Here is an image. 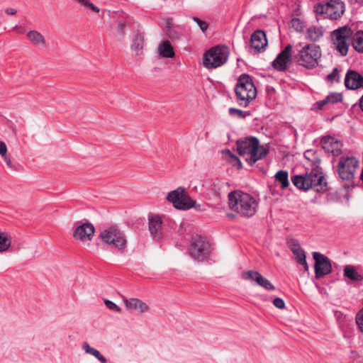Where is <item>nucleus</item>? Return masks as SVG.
Segmentation results:
<instances>
[{"label":"nucleus","mask_w":363,"mask_h":363,"mask_svg":"<svg viewBox=\"0 0 363 363\" xmlns=\"http://www.w3.org/2000/svg\"><path fill=\"white\" fill-rule=\"evenodd\" d=\"M352 48L359 53H363V30L355 32Z\"/></svg>","instance_id":"30"},{"label":"nucleus","mask_w":363,"mask_h":363,"mask_svg":"<svg viewBox=\"0 0 363 363\" xmlns=\"http://www.w3.org/2000/svg\"><path fill=\"white\" fill-rule=\"evenodd\" d=\"M255 284L264 288L266 290L272 291L274 289V286L262 274L258 277L257 281Z\"/></svg>","instance_id":"36"},{"label":"nucleus","mask_w":363,"mask_h":363,"mask_svg":"<svg viewBox=\"0 0 363 363\" xmlns=\"http://www.w3.org/2000/svg\"><path fill=\"white\" fill-rule=\"evenodd\" d=\"M230 55L229 48L226 45L214 46L203 55V66L208 69L217 68L226 63Z\"/></svg>","instance_id":"6"},{"label":"nucleus","mask_w":363,"mask_h":363,"mask_svg":"<svg viewBox=\"0 0 363 363\" xmlns=\"http://www.w3.org/2000/svg\"><path fill=\"white\" fill-rule=\"evenodd\" d=\"M291 182L293 184L299 189L306 191L311 189L306 173L291 177Z\"/></svg>","instance_id":"22"},{"label":"nucleus","mask_w":363,"mask_h":363,"mask_svg":"<svg viewBox=\"0 0 363 363\" xmlns=\"http://www.w3.org/2000/svg\"><path fill=\"white\" fill-rule=\"evenodd\" d=\"M159 54L166 58H172L174 56L173 48L169 41H164L158 46Z\"/></svg>","instance_id":"25"},{"label":"nucleus","mask_w":363,"mask_h":363,"mask_svg":"<svg viewBox=\"0 0 363 363\" xmlns=\"http://www.w3.org/2000/svg\"><path fill=\"white\" fill-rule=\"evenodd\" d=\"M273 304L276 308L279 309H283L285 308L284 301L281 298H275L273 301Z\"/></svg>","instance_id":"47"},{"label":"nucleus","mask_w":363,"mask_h":363,"mask_svg":"<svg viewBox=\"0 0 363 363\" xmlns=\"http://www.w3.org/2000/svg\"><path fill=\"white\" fill-rule=\"evenodd\" d=\"M250 43L252 48H254L256 52L264 50L267 45L265 33L261 30L255 31L251 35Z\"/></svg>","instance_id":"19"},{"label":"nucleus","mask_w":363,"mask_h":363,"mask_svg":"<svg viewBox=\"0 0 363 363\" xmlns=\"http://www.w3.org/2000/svg\"><path fill=\"white\" fill-rule=\"evenodd\" d=\"M315 11L318 14L324 15V18L337 20L345 11V4L340 0H330L325 4L316 5Z\"/></svg>","instance_id":"8"},{"label":"nucleus","mask_w":363,"mask_h":363,"mask_svg":"<svg viewBox=\"0 0 363 363\" xmlns=\"http://www.w3.org/2000/svg\"><path fill=\"white\" fill-rule=\"evenodd\" d=\"M304 157L306 160L311 161L314 167L318 165L317 164H319V160L315 155V152L311 150H307L304 152Z\"/></svg>","instance_id":"40"},{"label":"nucleus","mask_w":363,"mask_h":363,"mask_svg":"<svg viewBox=\"0 0 363 363\" xmlns=\"http://www.w3.org/2000/svg\"><path fill=\"white\" fill-rule=\"evenodd\" d=\"M126 28V25L124 21H120L117 26V32L120 35H123L124 30Z\"/></svg>","instance_id":"49"},{"label":"nucleus","mask_w":363,"mask_h":363,"mask_svg":"<svg viewBox=\"0 0 363 363\" xmlns=\"http://www.w3.org/2000/svg\"><path fill=\"white\" fill-rule=\"evenodd\" d=\"M326 81L331 84L340 82L339 70L337 67H335L332 72L327 75Z\"/></svg>","instance_id":"39"},{"label":"nucleus","mask_w":363,"mask_h":363,"mask_svg":"<svg viewBox=\"0 0 363 363\" xmlns=\"http://www.w3.org/2000/svg\"><path fill=\"white\" fill-rule=\"evenodd\" d=\"M6 154H7V146L4 142L0 141V155L1 157H5Z\"/></svg>","instance_id":"48"},{"label":"nucleus","mask_w":363,"mask_h":363,"mask_svg":"<svg viewBox=\"0 0 363 363\" xmlns=\"http://www.w3.org/2000/svg\"><path fill=\"white\" fill-rule=\"evenodd\" d=\"M28 39L37 47H44L45 39L41 33L37 30H30L26 34Z\"/></svg>","instance_id":"24"},{"label":"nucleus","mask_w":363,"mask_h":363,"mask_svg":"<svg viewBox=\"0 0 363 363\" xmlns=\"http://www.w3.org/2000/svg\"><path fill=\"white\" fill-rule=\"evenodd\" d=\"M11 245L10 235L6 232L0 231V253L6 252Z\"/></svg>","instance_id":"29"},{"label":"nucleus","mask_w":363,"mask_h":363,"mask_svg":"<svg viewBox=\"0 0 363 363\" xmlns=\"http://www.w3.org/2000/svg\"><path fill=\"white\" fill-rule=\"evenodd\" d=\"M323 148L333 156H338L342 151V142L335 137L324 136L320 141Z\"/></svg>","instance_id":"17"},{"label":"nucleus","mask_w":363,"mask_h":363,"mask_svg":"<svg viewBox=\"0 0 363 363\" xmlns=\"http://www.w3.org/2000/svg\"><path fill=\"white\" fill-rule=\"evenodd\" d=\"M238 104L242 107H247L257 96V89L252 77L242 74L238 79L235 87Z\"/></svg>","instance_id":"4"},{"label":"nucleus","mask_w":363,"mask_h":363,"mask_svg":"<svg viewBox=\"0 0 363 363\" xmlns=\"http://www.w3.org/2000/svg\"><path fill=\"white\" fill-rule=\"evenodd\" d=\"M143 46L144 43L143 37L140 34L136 35L133 38V43L131 45L132 50L135 52L137 55H140L143 52L142 50Z\"/></svg>","instance_id":"31"},{"label":"nucleus","mask_w":363,"mask_h":363,"mask_svg":"<svg viewBox=\"0 0 363 363\" xmlns=\"http://www.w3.org/2000/svg\"><path fill=\"white\" fill-rule=\"evenodd\" d=\"M328 105H330V104L328 102V100L327 97H325L323 100H320V101H316L313 105L312 109L313 110H321L324 107H325V106H327Z\"/></svg>","instance_id":"43"},{"label":"nucleus","mask_w":363,"mask_h":363,"mask_svg":"<svg viewBox=\"0 0 363 363\" xmlns=\"http://www.w3.org/2000/svg\"><path fill=\"white\" fill-rule=\"evenodd\" d=\"M328 102L330 104H334L342 100V96L339 93H330L327 96Z\"/></svg>","instance_id":"41"},{"label":"nucleus","mask_w":363,"mask_h":363,"mask_svg":"<svg viewBox=\"0 0 363 363\" xmlns=\"http://www.w3.org/2000/svg\"><path fill=\"white\" fill-rule=\"evenodd\" d=\"M206 189L209 191V194L213 196H218L220 189V182L215 179L207 184Z\"/></svg>","instance_id":"33"},{"label":"nucleus","mask_w":363,"mask_h":363,"mask_svg":"<svg viewBox=\"0 0 363 363\" xmlns=\"http://www.w3.org/2000/svg\"><path fill=\"white\" fill-rule=\"evenodd\" d=\"M82 349L86 354L94 356L96 359H97L101 363H106L107 359L104 357L99 350L91 347L89 344L86 342H83Z\"/></svg>","instance_id":"27"},{"label":"nucleus","mask_w":363,"mask_h":363,"mask_svg":"<svg viewBox=\"0 0 363 363\" xmlns=\"http://www.w3.org/2000/svg\"><path fill=\"white\" fill-rule=\"evenodd\" d=\"M323 35V28L319 26H311L306 30V38L313 41H318Z\"/></svg>","instance_id":"26"},{"label":"nucleus","mask_w":363,"mask_h":363,"mask_svg":"<svg viewBox=\"0 0 363 363\" xmlns=\"http://www.w3.org/2000/svg\"><path fill=\"white\" fill-rule=\"evenodd\" d=\"M261 274L257 271L248 270L242 272L241 274V278L244 280H248L252 284H256L258 277H260Z\"/></svg>","instance_id":"32"},{"label":"nucleus","mask_w":363,"mask_h":363,"mask_svg":"<svg viewBox=\"0 0 363 363\" xmlns=\"http://www.w3.org/2000/svg\"><path fill=\"white\" fill-rule=\"evenodd\" d=\"M76 3H77L79 6L82 7H84V9H89L91 11L99 13V9L94 5L90 0H74Z\"/></svg>","instance_id":"37"},{"label":"nucleus","mask_w":363,"mask_h":363,"mask_svg":"<svg viewBox=\"0 0 363 363\" xmlns=\"http://www.w3.org/2000/svg\"><path fill=\"white\" fill-rule=\"evenodd\" d=\"M5 161V162L6 163L8 167H9L10 169H12L13 167V165L12 164V162H11V160L10 159V157L7 155V154L6 155L5 157H2Z\"/></svg>","instance_id":"50"},{"label":"nucleus","mask_w":363,"mask_h":363,"mask_svg":"<svg viewBox=\"0 0 363 363\" xmlns=\"http://www.w3.org/2000/svg\"><path fill=\"white\" fill-rule=\"evenodd\" d=\"M289 247L294 254V259L297 264L302 266L305 272H308L309 267L306 262V252L301 247L300 244L294 240L288 242Z\"/></svg>","instance_id":"16"},{"label":"nucleus","mask_w":363,"mask_h":363,"mask_svg":"<svg viewBox=\"0 0 363 363\" xmlns=\"http://www.w3.org/2000/svg\"><path fill=\"white\" fill-rule=\"evenodd\" d=\"M344 276L353 281H361L363 275L360 274L354 266L348 264L344 268Z\"/></svg>","instance_id":"23"},{"label":"nucleus","mask_w":363,"mask_h":363,"mask_svg":"<svg viewBox=\"0 0 363 363\" xmlns=\"http://www.w3.org/2000/svg\"><path fill=\"white\" fill-rule=\"evenodd\" d=\"M229 115L232 117L238 118H245L247 116H250V111H243L240 109L235 108H230L228 110Z\"/></svg>","instance_id":"35"},{"label":"nucleus","mask_w":363,"mask_h":363,"mask_svg":"<svg viewBox=\"0 0 363 363\" xmlns=\"http://www.w3.org/2000/svg\"><path fill=\"white\" fill-rule=\"evenodd\" d=\"M306 174L311 189L313 188L318 192L326 190L327 184L318 165L313 167L311 172H306Z\"/></svg>","instance_id":"14"},{"label":"nucleus","mask_w":363,"mask_h":363,"mask_svg":"<svg viewBox=\"0 0 363 363\" xmlns=\"http://www.w3.org/2000/svg\"><path fill=\"white\" fill-rule=\"evenodd\" d=\"M345 85L351 90L363 89V76L354 70L349 69L345 74Z\"/></svg>","instance_id":"18"},{"label":"nucleus","mask_w":363,"mask_h":363,"mask_svg":"<svg viewBox=\"0 0 363 363\" xmlns=\"http://www.w3.org/2000/svg\"><path fill=\"white\" fill-rule=\"evenodd\" d=\"M354 35L355 32L347 26L340 27L332 32L333 43L342 56L347 55L349 46H352Z\"/></svg>","instance_id":"5"},{"label":"nucleus","mask_w":363,"mask_h":363,"mask_svg":"<svg viewBox=\"0 0 363 363\" xmlns=\"http://www.w3.org/2000/svg\"><path fill=\"white\" fill-rule=\"evenodd\" d=\"M167 199L173 204L174 208L179 210H188L193 207L197 209L200 207V205L196 206V201L192 200L181 187L169 192Z\"/></svg>","instance_id":"7"},{"label":"nucleus","mask_w":363,"mask_h":363,"mask_svg":"<svg viewBox=\"0 0 363 363\" xmlns=\"http://www.w3.org/2000/svg\"><path fill=\"white\" fill-rule=\"evenodd\" d=\"M291 24V27L297 32H302L305 28V23L298 18H292Z\"/></svg>","instance_id":"38"},{"label":"nucleus","mask_w":363,"mask_h":363,"mask_svg":"<svg viewBox=\"0 0 363 363\" xmlns=\"http://www.w3.org/2000/svg\"><path fill=\"white\" fill-rule=\"evenodd\" d=\"M104 303H105L106 306L111 310H113L118 313H120L121 311V308L119 306H118L115 303H113V301H111L110 300H105Z\"/></svg>","instance_id":"46"},{"label":"nucleus","mask_w":363,"mask_h":363,"mask_svg":"<svg viewBox=\"0 0 363 363\" xmlns=\"http://www.w3.org/2000/svg\"><path fill=\"white\" fill-rule=\"evenodd\" d=\"M162 218L159 216H155L149 218L148 228L150 234L157 240L162 238Z\"/></svg>","instance_id":"21"},{"label":"nucleus","mask_w":363,"mask_h":363,"mask_svg":"<svg viewBox=\"0 0 363 363\" xmlns=\"http://www.w3.org/2000/svg\"><path fill=\"white\" fill-rule=\"evenodd\" d=\"M225 155L228 157L230 162L233 166L237 167L238 169H242V165L240 160L229 150H226L224 152Z\"/></svg>","instance_id":"34"},{"label":"nucleus","mask_w":363,"mask_h":363,"mask_svg":"<svg viewBox=\"0 0 363 363\" xmlns=\"http://www.w3.org/2000/svg\"><path fill=\"white\" fill-rule=\"evenodd\" d=\"M18 33H23V30H21V29H18Z\"/></svg>","instance_id":"53"},{"label":"nucleus","mask_w":363,"mask_h":363,"mask_svg":"<svg viewBox=\"0 0 363 363\" xmlns=\"http://www.w3.org/2000/svg\"><path fill=\"white\" fill-rule=\"evenodd\" d=\"M328 105H330V104L328 102V100L327 97H325L323 100H320V101H316L313 105L312 109L313 110H321L324 107H325V106H327Z\"/></svg>","instance_id":"42"},{"label":"nucleus","mask_w":363,"mask_h":363,"mask_svg":"<svg viewBox=\"0 0 363 363\" xmlns=\"http://www.w3.org/2000/svg\"><path fill=\"white\" fill-rule=\"evenodd\" d=\"M101 240L112 247L124 248L126 240L123 233L116 227L108 228L100 233Z\"/></svg>","instance_id":"9"},{"label":"nucleus","mask_w":363,"mask_h":363,"mask_svg":"<svg viewBox=\"0 0 363 363\" xmlns=\"http://www.w3.org/2000/svg\"><path fill=\"white\" fill-rule=\"evenodd\" d=\"M296 50L294 59L298 65L307 69H313L318 66L321 57L320 46L298 43L296 45Z\"/></svg>","instance_id":"3"},{"label":"nucleus","mask_w":363,"mask_h":363,"mask_svg":"<svg viewBox=\"0 0 363 363\" xmlns=\"http://www.w3.org/2000/svg\"><path fill=\"white\" fill-rule=\"evenodd\" d=\"M16 10L15 9H13V8H9L6 10V13L8 14V15H14L16 13Z\"/></svg>","instance_id":"51"},{"label":"nucleus","mask_w":363,"mask_h":363,"mask_svg":"<svg viewBox=\"0 0 363 363\" xmlns=\"http://www.w3.org/2000/svg\"><path fill=\"white\" fill-rule=\"evenodd\" d=\"M292 46L287 45L272 62V66L277 71H285L291 62Z\"/></svg>","instance_id":"15"},{"label":"nucleus","mask_w":363,"mask_h":363,"mask_svg":"<svg viewBox=\"0 0 363 363\" xmlns=\"http://www.w3.org/2000/svg\"><path fill=\"white\" fill-rule=\"evenodd\" d=\"M94 231L95 228L91 223L77 222L73 232V237L78 242H89L93 238Z\"/></svg>","instance_id":"12"},{"label":"nucleus","mask_w":363,"mask_h":363,"mask_svg":"<svg viewBox=\"0 0 363 363\" xmlns=\"http://www.w3.org/2000/svg\"><path fill=\"white\" fill-rule=\"evenodd\" d=\"M275 182L280 184V188L284 189L289 185V174L287 171L279 170L274 175Z\"/></svg>","instance_id":"28"},{"label":"nucleus","mask_w":363,"mask_h":363,"mask_svg":"<svg viewBox=\"0 0 363 363\" xmlns=\"http://www.w3.org/2000/svg\"><path fill=\"white\" fill-rule=\"evenodd\" d=\"M123 303L125 308L130 311H137L140 313H145L149 310V307L147 303L138 298H124Z\"/></svg>","instance_id":"20"},{"label":"nucleus","mask_w":363,"mask_h":363,"mask_svg":"<svg viewBox=\"0 0 363 363\" xmlns=\"http://www.w3.org/2000/svg\"><path fill=\"white\" fill-rule=\"evenodd\" d=\"M315 260L314 269L316 278H320L329 274L332 271L330 259L323 254L315 252L313 254Z\"/></svg>","instance_id":"13"},{"label":"nucleus","mask_w":363,"mask_h":363,"mask_svg":"<svg viewBox=\"0 0 363 363\" xmlns=\"http://www.w3.org/2000/svg\"><path fill=\"white\" fill-rule=\"evenodd\" d=\"M359 106H360L362 111H363V95L359 99Z\"/></svg>","instance_id":"52"},{"label":"nucleus","mask_w":363,"mask_h":363,"mask_svg":"<svg viewBox=\"0 0 363 363\" xmlns=\"http://www.w3.org/2000/svg\"><path fill=\"white\" fill-rule=\"evenodd\" d=\"M230 209L243 217L254 216L258 207L256 199L247 193L241 191L230 192L228 196Z\"/></svg>","instance_id":"1"},{"label":"nucleus","mask_w":363,"mask_h":363,"mask_svg":"<svg viewBox=\"0 0 363 363\" xmlns=\"http://www.w3.org/2000/svg\"><path fill=\"white\" fill-rule=\"evenodd\" d=\"M358 167V161L353 157H341L337 167L339 177L345 181L352 180Z\"/></svg>","instance_id":"10"},{"label":"nucleus","mask_w":363,"mask_h":363,"mask_svg":"<svg viewBox=\"0 0 363 363\" xmlns=\"http://www.w3.org/2000/svg\"><path fill=\"white\" fill-rule=\"evenodd\" d=\"M237 150L240 156L245 158L250 165L266 157L269 150L259 145V140L255 137L245 138L236 142Z\"/></svg>","instance_id":"2"},{"label":"nucleus","mask_w":363,"mask_h":363,"mask_svg":"<svg viewBox=\"0 0 363 363\" xmlns=\"http://www.w3.org/2000/svg\"><path fill=\"white\" fill-rule=\"evenodd\" d=\"M208 248V242L202 236L198 235L192 236L189 251L195 259H203L207 255Z\"/></svg>","instance_id":"11"},{"label":"nucleus","mask_w":363,"mask_h":363,"mask_svg":"<svg viewBox=\"0 0 363 363\" xmlns=\"http://www.w3.org/2000/svg\"><path fill=\"white\" fill-rule=\"evenodd\" d=\"M192 19L194 20V21H195L197 23V25L199 26L200 29L203 33L207 30V29L208 28V24L206 21H203L197 17H193Z\"/></svg>","instance_id":"45"},{"label":"nucleus","mask_w":363,"mask_h":363,"mask_svg":"<svg viewBox=\"0 0 363 363\" xmlns=\"http://www.w3.org/2000/svg\"><path fill=\"white\" fill-rule=\"evenodd\" d=\"M356 323L361 332H363V308L356 315Z\"/></svg>","instance_id":"44"}]
</instances>
